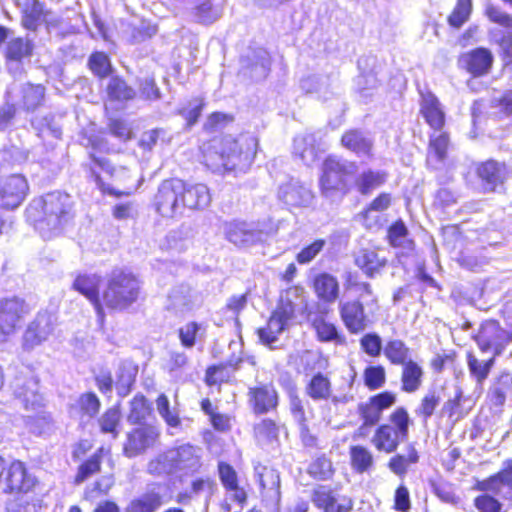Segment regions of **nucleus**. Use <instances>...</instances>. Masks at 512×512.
<instances>
[{
  "instance_id": "obj_1",
  "label": "nucleus",
  "mask_w": 512,
  "mask_h": 512,
  "mask_svg": "<svg viewBox=\"0 0 512 512\" xmlns=\"http://www.w3.org/2000/svg\"><path fill=\"white\" fill-rule=\"evenodd\" d=\"M201 466L200 449L190 444H182L151 459L147 464V472L155 477L190 476L197 473Z\"/></svg>"
},
{
  "instance_id": "obj_2",
  "label": "nucleus",
  "mask_w": 512,
  "mask_h": 512,
  "mask_svg": "<svg viewBox=\"0 0 512 512\" xmlns=\"http://www.w3.org/2000/svg\"><path fill=\"white\" fill-rule=\"evenodd\" d=\"M139 294V280L130 272L115 270L108 280L103 301L111 309L123 310L136 302Z\"/></svg>"
},
{
  "instance_id": "obj_3",
  "label": "nucleus",
  "mask_w": 512,
  "mask_h": 512,
  "mask_svg": "<svg viewBox=\"0 0 512 512\" xmlns=\"http://www.w3.org/2000/svg\"><path fill=\"white\" fill-rule=\"evenodd\" d=\"M72 199L68 194L58 191L46 194L42 199L33 201L28 212L42 208L43 218L39 221L41 227L47 226L52 232L62 228L72 217Z\"/></svg>"
},
{
  "instance_id": "obj_4",
  "label": "nucleus",
  "mask_w": 512,
  "mask_h": 512,
  "mask_svg": "<svg viewBox=\"0 0 512 512\" xmlns=\"http://www.w3.org/2000/svg\"><path fill=\"white\" fill-rule=\"evenodd\" d=\"M356 165L353 162L341 159L337 156H329L323 163L320 187L326 198L334 199L338 195L347 192V176L355 172Z\"/></svg>"
},
{
  "instance_id": "obj_5",
  "label": "nucleus",
  "mask_w": 512,
  "mask_h": 512,
  "mask_svg": "<svg viewBox=\"0 0 512 512\" xmlns=\"http://www.w3.org/2000/svg\"><path fill=\"white\" fill-rule=\"evenodd\" d=\"M255 146L256 140L252 137H223L219 152L223 167L226 170H235L250 165L255 155Z\"/></svg>"
},
{
  "instance_id": "obj_6",
  "label": "nucleus",
  "mask_w": 512,
  "mask_h": 512,
  "mask_svg": "<svg viewBox=\"0 0 512 512\" xmlns=\"http://www.w3.org/2000/svg\"><path fill=\"white\" fill-rule=\"evenodd\" d=\"M276 230L277 227L272 221L249 223L233 220L224 225L226 238L237 246H250L262 242Z\"/></svg>"
},
{
  "instance_id": "obj_7",
  "label": "nucleus",
  "mask_w": 512,
  "mask_h": 512,
  "mask_svg": "<svg viewBox=\"0 0 512 512\" xmlns=\"http://www.w3.org/2000/svg\"><path fill=\"white\" fill-rule=\"evenodd\" d=\"M14 398L26 409L36 410L43 406V396L39 391V381L28 368L20 371L11 383Z\"/></svg>"
},
{
  "instance_id": "obj_8",
  "label": "nucleus",
  "mask_w": 512,
  "mask_h": 512,
  "mask_svg": "<svg viewBox=\"0 0 512 512\" xmlns=\"http://www.w3.org/2000/svg\"><path fill=\"white\" fill-rule=\"evenodd\" d=\"M185 191V183L179 179L165 180L155 195V206L163 216L173 218L184 213L181 193Z\"/></svg>"
},
{
  "instance_id": "obj_9",
  "label": "nucleus",
  "mask_w": 512,
  "mask_h": 512,
  "mask_svg": "<svg viewBox=\"0 0 512 512\" xmlns=\"http://www.w3.org/2000/svg\"><path fill=\"white\" fill-rule=\"evenodd\" d=\"M29 312V305L19 297L6 298L0 302V344L16 332Z\"/></svg>"
},
{
  "instance_id": "obj_10",
  "label": "nucleus",
  "mask_w": 512,
  "mask_h": 512,
  "mask_svg": "<svg viewBox=\"0 0 512 512\" xmlns=\"http://www.w3.org/2000/svg\"><path fill=\"white\" fill-rule=\"evenodd\" d=\"M482 352L492 351L494 356H499L512 341V335L503 329L495 320H488L481 324L477 334L473 336Z\"/></svg>"
},
{
  "instance_id": "obj_11",
  "label": "nucleus",
  "mask_w": 512,
  "mask_h": 512,
  "mask_svg": "<svg viewBox=\"0 0 512 512\" xmlns=\"http://www.w3.org/2000/svg\"><path fill=\"white\" fill-rule=\"evenodd\" d=\"M56 317L49 312H40L23 334V348L33 350L54 335Z\"/></svg>"
},
{
  "instance_id": "obj_12",
  "label": "nucleus",
  "mask_w": 512,
  "mask_h": 512,
  "mask_svg": "<svg viewBox=\"0 0 512 512\" xmlns=\"http://www.w3.org/2000/svg\"><path fill=\"white\" fill-rule=\"evenodd\" d=\"M4 492L10 494H27L35 488L37 478L31 474L25 464L19 460L13 461L3 472Z\"/></svg>"
},
{
  "instance_id": "obj_13",
  "label": "nucleus",
  "mask_w": 512,
  "mask_h": 512,
  "mask_svg": "<svg viewBox=\"0 0 512 512\" xmlns=\"http://www.w3.org/2000/svg\"><path fill=\"white\" fill-rule=\"evenodd\" d=\"M485 14L490 21L499 24L504 29H493L490 31L492 40L497 43L505 54L512 51V17L499 7L488 4Z\"/></svg>"
},
{
  "instance_id": "obj_14",
  "label": "nucleus",
  "mask_w": 512,
  "mask_h": 512,
  "mask_svg": "<svg viewBox=\"0 0 512 512\" xmlns=\"http://www.w3.org/2000/svg\"><path fill=\"white\" fill-rule=\"evenodd\" d=\"M28 184L22 175H11L0 180V208L14 209L25 199Z\"/></svg>"
},
{
  "instance_id": "obj_15",
  "label": "nucleus",
  "mask_w": 512,
  "mask_h": 512,
  "mask_svg": "<svg viewBox=\"0 0 512 512\" xmlns=\"http://www.w3.org/2000/svg\"><path fill=\"white\" fill-rule=\"evenodd\" d=\"M494 57L491 51L484 47L475 48L463 53L458 60L459 66L474 77L488 74L492 68Z\"/></svg>"
},
{
  "instance_id": "obj_16",
  "label": "nucleus",
  "mask_w": 512,
  "mask_h": 512,
  "mask_svg": "<svg viewBox=\"0 0 512 512\" xmlns=\"http://www.w3.org/2000/svg\"><path fill=\"white\" fill-rule=\"evenodd\" d=\"M167 502L165 487L161 484H153L144 493L131 500L125 512H155Z\"/></svg>"
},
{
  "instance_id": "obj_17",
  "label": "nucleus",
  "mask_w": 512,
  "mask_h": 512,
  "mask_svg": "<svg viewBox=\"0 0 512 512\" xmlns=\"http://www.w3.org/2000/svg\"><path fill=\"white\" fill-rule=\"evenodd\" d=\"M21 22L26 29L36 31L42 23L47 26L56 25L58 20L45 8L44 3L39 0H27L22 9Z\"/></svg>"
},
{
  "instance_id": "obj_18",
  "label": "nucleus",
  "mask_w": 512,
  "mask_h": 512,
  "mask_svg": "<svg viewBox=\"0 0 512 512\" xmlns=\"http://www.w3.org/2000/svg\"><path fill=\"white\" fill-rule=\"evenodd\" d=\"M305 393L314 401L331 400L334 405L347 403L350 400L347 395H332L331 381L321 372L311 377L306 384Z\"/></svg>"
},
{
  "instance_id": "obj_19",
  "label": "nucleus",
  "mask_w": 512,
  "mask_h": 512,
  "mask_svg": "<svg viewBox=\"0 0 512 512\" xmlns=\"http://www.w3.org/2000/svg\"><path fill=\"white\" fill-rule=\"evenodd\" d=\"M339 310L343 323L352 334L363 332L370 324L364 306L359 300L340 303Z\"/></svg>"
},
{
  "instance_id": "obj_20",
  "label": "nucleus",
  "mask_w": 512,
  "mask_h": 512,
  "mask_svg": "<svg viewBox=\"0 0 512 512\" xmlns=\"http://www.w3.org/2000/svg\"><path fill=\"white\" fill-rule=\"evenodd\" d=\"M278 197L287 206L305 207L312 202L313 194L309 187L298 180L292 179L280 186Z\"/></svg>"
},
{
  "instance_id": "obj_21",
  "label": "nucleus",
  "mask_w": 512,
  "mask_h": 512,
  "mask_svg": "<svg viewBox=\"0 0 512 512\" xmlns=\"http://www.w3.org/2000/svg\"><path fill=\"white\" fill-rule=\"evenodd\" d=\"M202 304V296L187 285L175 287L168 296V308L179 313L192 311Z\"/></svg>"
},
{
  "instance_id": "obj_22",
  "label": "nucleus",
  "mask_w": 512,
  "mask_h": 512,
  "mask_svg": "<svg viewBox=\"0 0 512 512\" xmlns=\"http://www.w3.org/2000/svg\"><path fill=\"white\" fill-rule=\"evenodd\" d=\"M249 404L256 414L274 410L278 405V394L272 384H261L249 388Z\"/></svg>"
},
{
  "instance_id": "obj_23",
  "label": "nucleus",
  "mask_w": 512,
  "mask_h": 512,
  "mask_svg": "<svg viewBox=\"0 0 512 512\" xmlns=\"http://www.w3.org/2000/svg\"><path fill=\"white\" fill-rule=\"evenodd\" d=\"M7 94L9 100L16 101L29 111L36 109L42 103L45 89L42 85L27 83L21 86L13 85Z\"/></svg>"
},
{
  "instance_id": "obj_24",
  "label": "nucleus",
  "mask_w": 512,
  "mask_h": 512,
  "mask_svg": "<svg viewBox=\"0 0 512 512\" xmlns=\"http://www.w3.org/2000/svg\"><path fill=\"white\" fill-rule=\"evenodd\" d=\"M158 436L156 430L152 427H139L127 435V441L124 444L125 456L132 458L145 452L152 446Z\"/></svg>"
},
{
  "instance_id": "obj_25",
  "label": "nucleus",
  "mask_w": 512,
  "mask_h": 512,
  "mask_svg": "<svg viewBox=\"0 0 512 512\" xmlns=\"http://www.w3.org/2000/svg\"><path fill=\"white\" fill-rule=\"evenodd\" d=\"M320 134V132L305 133L294 138L293 154L307 166L312 165L318 159Z\"/></svg>"
},
{
  "instance_id": "obj_26",
  "label": "nucleus",
  "mask_w": 512,
  "mask_h": 512,
  "mask_svg": "<svg viewBox=\"0 0 512 512\" xmlns=\"http://www.w3.org/2000/svg\"><path fill=\"white\" fill-rule=\"evenodd\" d=\"M291 320H293L292 317L286 314L285 310L282 311L277 307L270 316L266 327L258 329L260 341L272 347L273 343L277 341L278 336L287 329Z\"/></svg>"
},
{
  "instance_id": "obj_27",
  "label": "nucleus",
  "mask_w": 512,
  "mask_h": 512,
  "mask_svg": "<svg viewBox=\"0 0 512 512\" xmlns=\"http://www.w3.org/2000/svg\"><path fill=\"white\" fill-rule=\"evenodd\" d=\"M100 284L101 277L97 274H82L77 276L73 283V287L93 304L99 319L102 321L104 313L99 300Z\"/></svg>"
},
{
  "instance_id": "obj_28",
  "label": "nucleus",
  "mask_w": 512,
  "mask_h": 512,
  "mask_svg": "<svg viewBox=\"0 0 512 512\" xmlns=\"http://www.w3.org/2000/svg\"><path fill=\"white\" fill-rule=\"evenodd\" d=\"M507 174L505 164L488 160L477 167V175L485 192H493L504 182Z\"/></svg>"
},
{
  "instance_id": "obj_29",
  "label": "nucleus",
  "mask_w": 512,
  "mask_h": 512,
  "mask_svg": "<svg viewBox=\"0 0 512 512\" xmlns=\"http://www.w3.org/2000/svg\"><path fill=\"white\" fill-rule=\"evenodd\" d=\"M184 211L186 209H204L211 202L209 189L204 184H185V191L181 193Z\"/></svg>"
},
{
  "instance_id": "obj_30",
  "label": "nucleus",
  "mask_w": 512,
  "mask_h": 512,
  "mask_svg": "<svg viewBox=\"0 0 512 512\" xmlns=\"http://www.w3.org/2000/svg\"><path fill=\"white\" fill-rule=\"evenodd\" d=\"M277 307L282 311L285 310L286 314L294 319L296 312H303L307 308L304 288L292 286L286 289L282 293Z\"/></svg>"
},
{
  "instance_id": "obj_31",
  "label": "nucleus",
  "mask_w": 512,
  "mask_h": 512,
  "mask_svg": "<svg viewBox=\"0 0 512 512\" xmlns=\"http://www.w3.org/2000/svg\"><path fill=\"white\" fill-rule=\"evenodd\" d=\"M405 440H407V437H402L398 434L392 425L384 424L376 430L372 443L377 450L392 453Z\"/></svg>"
},
{
  "instance_id": "obj_32",
  "label": "nucleus",
  "mask_w": 512,
  "mask_h": 512,
  "mask_svg": "<svg viewBox=\"0 0 512 512\" xmlns=\"http://www.w3.org/2000/svg\"><path fill=\"white\" fill-rule=\"evenodd\" d=\"M421 113L434 130H440L445 122L444 112L438 99L431 93L422 95Z\"/></svg>"
},
{
  "instance_id": "obj_33",
  "label": "nucleus",
  "mask_w": 512,
  "mask_h": 512,
  "mask_svg": "<svg viewBox=\"0 0 512 512\" xmlns=\"http://www.w3.org/2000/svg\"><path fill=\"white\" fill-rule=\"evenodd\" d=\"M342 145L356 153L358 156H370L373 141L359 130H350L346 132L341 139Z\"/></svg>"
},
{
  "instance_id": "obj_34",
  "label": "nucleus",
  "mask_w": 512,
  "mask_h": 512,
  "mask_svg": "<svg viewBox=\"0 0 512 512\" xmlns=\"http://www.w3.org/2000/svg\"><path fill=\"white\" fill-rule=\"evenodd\" d=\"M314 289L319 299L333 303L339 296V283L336 277L321 273L314 279Z\"/></svg>"
},
{
  "instance_id": "obj_35",
  "label": "nucleus",
  "mask_w": 512,
  "mask_h": 512,
  "mask_svg": "<svg viewBox=\"0 0 512 512\" xmlns=\"http://www.w3.org/2000/svg\"><path fill=\"white\" fill-rule=\"evenodd\" d=\"M247 55L246 67L250 69V76L256 80L265 78L270 71V56L263 48H257Z\"/></svg>"
},
{
  "instance_id": "obj_36",
  "label": "nucleus",
  "mask_w": 512,
  "mask_h": 512,
  "mask_svg": "<svg viewBox=\"0 0 512 512\" xmlns=\"http://www.w3.org/2000/svg\"><path fill=\"white\" fill-rule=\"evenodd\" d=\"M448 146L449 138L446 133L431 135L427 161L435 169L446 159Z\"/></svg>"
},
{
  "instance_id": "obj_37",
  "label": "nucleus",
  "mask_w": 512,
  "mask_h": 512,
  "mask_svg": "<svg viewBox=\"0 0 512 512\" xmlns=\"http://www.w3.org/2000/svg\"><path fill=\"white\" fill-rule=\"evenodd\" d=\"M355 263L368 277H374L386 265V259L379 258L373 250L363 249L357 253Z\"/></svg>"
},
{
  "instance_id": "obj_38",
  "label": "nucleus",
  "mask_w": 512,
  "mask_h": 512,
  "mask_svg": "<svg viewBox=\"0 0 512 512\" xmlns=\"http://www.w3.org/2000/svg\"><path fill=\"white\" fill-rule=\"evenodd\" d=\"M138 373V368L131 362L121 363L116 373L115 387L121 397H125L131 391Z\"/></svg>"
},
{
  "instance_id": "obj_39",
  "label": "nucleus",
  "mask_w": 512,
  "mask_h": 512,
  "mask_svg": "<svg viewBox=\"0 0 512 512\" xmlns=\"http://www.w3.org/2000/svg\"><path fill=\"white\" fill-rule=\"evenodd\" d=\"M401 383L402 390L407 393L417 391L422 385L423 369L415 361L411 360L402 365Z\"/></svg>"
},
{
  "instance_id": "obj_40",
  "label": "nucleus",
  "mask_w": 512,
  "mask_h": 512,
  "mask_svg": "<svg viewBox=\"0 0 512 512\" xmlns=\"http://www.w3.org/2000/svg\"><path fill=\"white\" fill-rule=\"evenodd\" d=\"M386 178L387 174L383 171L367 170L357 176L355 185L361 194L367 195L382 186Z\"/></svg>"
},
{
  "instance_id": "obj_41",
  "label": "nucleus",
  "mask_w": 512,
  "mask_h": 512,
  "mask_svg": "<svg viewBox=\"0 0 512 512\" xmlns=\"http://www.w3.org/2000/svg\"><path fill=\"white\" fill-rule=\"evenodd\" d=\"M350 460L352 468L360 474L369 472L374 467L372 452L361 445L350 447Z\"/></svg>"
},
{
  "instance_id": "obj_42",
  "label": "nucleus",
  "mask_w": 512,
  "mask_h": 512,
  "mask_svg": "<svg viewBox=\"0 0 512 512\" xmlns=\"http://www.w3.org/2000/svg\"><path fill=\"white\" fill-rule=\"evenodd\" d=\"M385 357L394 365H404L411 361L410 348L399 339H393L386 342L383 348Z\"/></svg>"
},
{
  "instance_id": "obj_43",
  "label": "nucleus",
  "mask_w": 512,
  "mask_h": 512,
  "mask_svg": "<svg viewBox=\"0 0 512 512\" xmlns=\"http://www.w3.org/2000/svg\"><path fill=\"white\" fill-rule=\"evenodd\" d=\"M33 45L29 39L15 38L8 42L6 56L10 61L15 62V69L20 70V61L29 57L32 53Z\"/></svg>"
},
{
  "instance_id": "obj_44",
  "label": "nucleus",
  "mask_w": 512,
  "mask_h": 512,
  "mask_svg": "<svg viewBox=\"0 0 512 512\" xmlns=\"http://www.w3.org/2000/svg\"><path fill=\"white\" fill-rule=\"evenodd\" d=\"M387 237L391 246L408 251L413 250L414 242L408 238V229L402 220L396 221L389 227Z\"/></svg>"
},
{
  "instance_id": "obj_45",
  "label": "nucleus",
  "mask_w": 512,
  "mask_h": 512,
  "mask_svg": "<svg viewBox=\"0 0 512 512\" xmlns=\"http://www.w3.org/2000/svg\"><path fill=\"white\" fill-rule=\"evenodd\" d=\"M511 388L512 375L507 372L501 373L490 388V397L493 404L496 406H502L505 403L507 393Z\"/></svg>"
},
{
  "instance_id": "obj_46",
  "label": "nucleus",
  "mask_w": 512,
  "mask_h": 512,
  "mask_svg": "<svg viewBox=\"0 0 512 512\" xmlns=\"http://www.w3.org/2000/svg\"><path fill=\"white\" fill-rule=\"evenodd\" d=\"M106 93L110 100L116 101H127L135 96L134 89L119 77L110 78L106 86Z\"/></svg>"
},
{
  "instance_id": "obj_47",
  "label": "nucleus",
  "mask_w": 512,
  "mask_h": 512,
  "mask_svg": "<svg viewBox=\"0 0 512 512\" xmlns=\"http://www.w3.org/2000/svg\"><path fill=\"white\" fill-rule=\"evenodd\" d=\"M312 324L320 341L344 343L345 339L338 333L336 326L327 322L322 316L316 317Z\"/></svg>"
},
{
  "instance_id": "obj_48",
  "label": "nucleus",
  "mask_w": 512,
  "mask_h": 512,
  "mask_svg": "<svg viewBox=\"0 0 512 512\" xmlns=\"http://www.w3.org/2000/svg\"><path fill=\"white\" fill-rule=\"evenodd\" d=\"M100 405V400L97 395L88 392L79 396L75 404L72 406V410L82 416L92 418L99 412Z\"/></svg>"
},
{
  "instance_id": "obj_49",
  "label": "nucleus",
  "mask_w": 512,
  "mask_h": 512,
  "mask_svg": "<svg viewBox=\"0 0 512 512\" xmlns=\"http://www.w3.org/2000/svg\"><path fill=\"white\" fill-rule=\"evenodd\" d=\"M156 409L162 419L170 428H179L181 419L176 408L171 409L168 397L160 394L156 400Z\"/></svg>"
},
{
  "instance_id": "obj_50",
  "label": "nucleus",
  "mask_w": 512,
  "mask_h": 512,
  "mask_svg": "<svg viewBox=\"0 0 512 512\" xmlns=\"http://www.w3.org/2000/svg\"><path fill=\"white\" fill-rule=\"evenodd\" d=\"M254 433L257 441L261 445H265L277 440L279 427L271 419H263L255 425Z\"/></svg>"
},
{
  "instance_id": "obj_51",
  "label": "nucleus",
  "mask_w": 512,
  "mask_h": 512,
  "mask_svg": "<svg viewBox=\"0 0 512 512\" xmlns=\"http://www.w3.org/2000/svg\"><path fill=\"white\" fill-rule=\"evenodd\" d=\"M205 333V328L197 322H189L179 329V338L181 344L186 348H192L197 339H201Z\"/></svg>"
},
{
  "instance_id": "obj_52",
  "label": "nucleus",
  "mask_w": 512,
  "mask_h": 512,
  "mask_svg": "<svg viewBox=\"0 0 512 512\" xmlns=\"http://www.w3.org/2000/svg\"><path fill=\"white\" fill-rule=\"evenodd\" d=\"M121 420V413L118 407L108 409L100 418L99 425L103 433L112 434L113 439L119 435V424Z\"/></svg>"
},
{
  "instance_id": "obj_53",
  "label": "nucleus",
  "mask_w": 512,
  "mask_h": 512,
  "mask_svg": "<svg viewBox=\"0 0 512 512\" xmlns=\"http://www.w3.org/2000/svg\"><path fill=\"white\" fill-rule=\"evenodd\" d=\"M150 406L143 395H136L130 402L128 421L132 424L141 423L150 413Z\"/></svg>"
},
{
  "instance_id": "obj_54",
  "label": "nucleus",
  "mask_w": 512,
  "mask_h": 512,
  "mask_svg": "<svg viewBox=\"0 0 512 512\" xmlns=\"http://www.w3.org/2000/svg\"><path fill=\"white\" fill-rule=\"evenodd\" d=\"M468 368L470 374L476 379L478 383H482L489 375L490 370L494 364V357L487 361H480L473 355H468Z\"/></svg>"
},
{
  "instance_id": "obj_55",
  "label": "nucleus",
  "mask_w": 512,
  "mask_h": 512,
  "mask_svg": "<svg viewBox=\"0 0 512 512\" xmlns=\"http://www.w3.org/2000/svg\"><path fill=\"white\" fill-rule=\"evenodd\" d=\"M103 449H99L94 455L82 463L78 469V473L75 477V483L79 484L84 482L90 476L99 472L101 466V453Z\"/></svg>"
},
{
  "instance_id": "obj_56",
  "label": "nucleus",
  "mask_w": 512,
  "mask_h": 512,
  "mask_svg": "<svg viewBox=\"0 0 512 512\" xmlns=\"http://www.w3.org/2000/svg\"><path fill=\"white\" fill-rule=\"evenodd\" d=\"M193 15L197 22L211 24L221 17V10L213 6L210 1H205L195 7Z\"/></svg>"
},
{
  "instance_id": "obj_57",
  "label": "nucleus",
  "mask_w": 512,
  "mask_h": 512,
  "mask_svg": "<svg viewBox=\"0 0 512 512\" xmlns=\"http://www.w3.org/2000/svg\"><path fill=\"white\" fill-rule=\"evenodd\" d=\"M472 11V0H457V4L448 18L449 24L460 28L468 19Z\"/></svg>"
},
{
  "instance_id": "obj_58",
  "label": "nucleus",
  "mask_w": 512,
  "mask_h": 512,
  "mask_svg": "<svg viewBox=\"0 0 512 512\" xmlns=\"http://www.w3.org/2000/svg\"><path fill=\"white\" fill-rule=\"evenodd\" d=\"M255 474L262 489H276L279 487L280 478L278 473L269 467L257 465Z\"/></svg>"
},
{
  "instance_id": "obj_59",
  "label": "nucleus",
  "mask_w": 512,
  "mask_h": 512,
  "mask_svg": "<svg viewBox=\"0 0 512 512\" xmlns=\"http://www.w3.org/2000/svg\"><path fill=\"white\" fill-rule=\"evenodd\" d=\"M336 495L332 488L327 485H319L317 486L311 495V500L313 504L322 509L323 512L332 504V502L336 499Z\"/></svg>"
},
{
  "instance_id": "obj_60",
  "label": "nucleus",
  "mask_w": 512,
  "mask_h": 512,
  "mask_svg": "<svg viewBox=\"0 0 512 512\" xmlns=\"http://www.w3.org/2000/svg\"><path fill=\"white\" fill-rule=\"evenodd\" d=\"M333 473L332 462L325 456L316 458L309 466V474L318 480H327Z\"/></svg>"
},
{
  "instance_id": "obj_61",
  "label": "nucleus",
  "mask_w": 512,
  "mask_h": 512,
  "mask_svg": "<svg viewBox=\"0 0 512 512\" xmlns=\"http://www.w3.org/2000/svg\"><path fill=\"white\" fill-rule=\"evenodd\" d=\"M89 67L100 78L108 76L112 70L110 59L103 52H95L90 56Z\"/></svg>"
},
{
  "instance_id": "obj_62",
  "label": "nucleus",
  "mask_w": 512,
  "mask_h": 512,
  "mask_svg": "<svg viewBox=\"0 0 512 512\" xmlns=\"http://www.w3.org/2000/svg\"><path fill=\"white\" fill-rule=\"evenodd\" d=\"M483 485L485 489L493 491L499 490L500 485L512 488V459L501 472L485 481Z\"/></svg>"
},
{
  "instance_id": "obj_63",
  "label": "nucleus",
  "mask_w": 512,
  "mask_h": 512,
  "mask_svg": "<svg viewBox=\"0 0 512 512\" xmlns=\"http://www.w3.org/2000/svg\"><path fill=\"white\" fill-rule=\"evenodd\" d=\"M439 403L440 397L436 392H429L423 397L420 405L415 409V414L422 417L426 422L433 415Z\"/></svg>"
},
{
  "instance_id": "obj_64",
  "label": "nucleus",
  "mask_w": 512,
  "mask_h": 512,
  "mask_svg": "<svg viewBox=\"0 0 512 512\" xmlns=\"http://www.w3.org/2000/svg\"><path fill=\"white\" fill-rule=\"evenodd\" d=\"M390 421L394 425L395 430L402 437L408 438V429L410 424V418L408 412L403 407H398L391 415Z\"/></svg>"
}]
</instances>
